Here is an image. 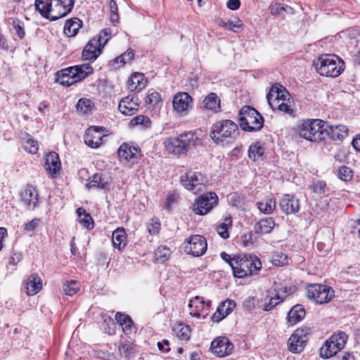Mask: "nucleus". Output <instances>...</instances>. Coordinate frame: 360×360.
<instances>
[{"label":"nucleus","instance_id":"f257e3e1","mask_svg":"<svg viewBox=\"0 0 360 360\" xmlns=\"http://www.w3.org/2000/svg\"><path fill=\"white\" fill-rule=\"evenodd\" d=\"M75 0H35V8L41 16L51 21L66 16L74 6Z\"/></svg>","mask_w":360,"mask_h":360},{"label":"nucleus","instance_id":"f03ea898","mask_svg":"<svg viewBox=\"0 0 360 360\" xmlns=\"http://www.w3.org/2000/svg\"><path fill=\"white\" fill-rule=\"evenodd\" d=\"M239 134L236 123L231 120H221L212 124L210 136L214 143L224 146L234 142Z\"/></svg>","mask_w":360,"mask_h":360},{"label":"nucleus","instance_id":"7ed1b4c3","mask_svg":"<svg viewBox=\"0 0 360 360\" xmlns=\"http://www.w3.org/2000/svg\"><path fill=\"white\" fill-rule=\"evenodd\" d=\"M313 66L321 76L337 77L345 70V62L333 54H323L313 61Z\"/></svg>","mask_w":360,"mask_h":360},{"label":"nucleus","instance_id":"20e7f679","mask_svg":"<svg viewBox=\"0 0 360 360\" xmlns=\"http://www.w3.org/2000/svg\"><path fill=\"white\" fill-rule=\"evenodd\" d=\"M233 262V274L238 278L257 274L262 266L257 257L248 255H235Z\"/></svg>","mask_w":360,"mask_h":360},{"label":"nucleus","instance_id":"39448f33","mask_svg":"<svg viewBox=\"0 0 360 360\" xmlns=\"http://www.w3.org/2000/svg\"><path fill=\"white\" fill-rule=\"evenodd\" d=\"M267 101L271 108L288 115H292V101L290 100L289 92L282 86L273 85L266 96Z\"/></svg>","mask_w":360,"mask_h":360},{"label":"nucleus","instance_id":"423d86ee","mask_svg":"<svg viewBox=\"0 0 360 360\" xmlns=\"http://www.w3.org/2000/svg\"><path fill=\"white\" fill-rule=\"evenodd\" d=\"M93 73L89 64L70 67L57 72L56 80L62 85L71 86Z\"/></svg>","mask_w":360,"mask_h":360},{"label":"nucleus","instance_id":"0eeeda50","mask_svg":"<svg viewBox=\"0 0 360 360\" xmlns=\"http://www.w3.org/2000/svg\"><path fill=\"white\" fill-rule=\"evenodd\" d=\"M241 129L247 131L260 130L264 126V118L262 115L251 106L243 107L238 115Z\"/></svg>","mask_w":360,"mask_h":360},{"label":"nucleus","instance_id":"6e6552de","mask_svg":"<svg viewBox=\"0 0 360 360\" xmlns=\"http://www.w3.org/2000/svg\"><path fill=\"white\" fill-rule=\"evenodd\" d=\"M323 130L324 121L319 119L304 121L297 127L300 136L311 141H323Z\"/></svg>","mask_w":360,"mask_h":360},{"label":"nucleus","instance_id":"1a4fd4ad","mask_svg":"<svg viewBox=\"0 0 360 360\" xmlns=\"http://www.w3.org/2000/svg\"><path fill=\"white\" fill-rule=\"evenodd\" d=\"M194 134L191 132L182 134L176 137H169L164 140L163 145L165 150L172 154H184L193 143Z\"/></svg>","mask_w":360,"mask_h":360},{"label":"nucleus","instance_id":"9d476101","mask_svg":"<svg viewBox=\"0 0 360 360\" xmlns=\"http://www.w3.org/2000/svg\"><path fill=\"white\" fill-rule=\"evenodd\" d=\"M307 297L316 304L329 302L334 297L333 290L326 285L318 283L309 284L307 287Z\"/></svg>","mask_w":360,"mask_h":360},{"label":"nucleus","instance_id":"9b49d317","mask_svg":"<svg viewBox=\"0 0 360 360\" xmlns=\"http://www.w3.org/2000/svg\"><path fill=\"white\" fill-rule=\"evenodd\" d=\"M217 202L218 196L215 193H206L196 198L192 205V210L195 214L205 215L216 206Z\"/></svg>","mask_w":360,"mask_h":360},{"label":"nucleus","instance_id":"f8f14e48","mask_svg":"<svg viewBox=\"0 0 360 360\" xmlns=\"http://www.w3.org/2000/svg\"><path fill=\"white\" fill-rule=\"evenodd\" d=\"M310 333L311 329L309 328L301 327L297 328L288 339V349L292 353H300L304 349L308 341V335Z\"/></svg>","mask_w":360,"mask_h":360},{"label":"nucleus","instance_id":"ddd939ff","mask_svg":"<svg viewBox=\"0 0 360 360\" xmlns=\"http://www.w3.org/2000/svg\"><path fill=\"white\" fill-rule=\"evenodd\" d=\"M207 248V240L200 235L191 236L184 243V251L194 257L203 255Z\"/></svg>","mask_w":360,"mask_h":360},{"label":"nucleus","instance_id":"4468645a","mask_svg":"<svg viewBox=\"0 0 360 360\" xmlns=\"http://www.w3.org/2000/svg\"><path fill=\"white\" fill-rule=\"evenodd\" d=\"M234 349L233 344L228 338L220 336L212 341L210 349L218 357H225L230 355Z\"/></svg>","mask_w":360,"mask_h":360},{"label":"nucleus","instance_id":"2eb2a0df","mask_svg":"<svg viewBox=\"0 0 360 360\" xmlns=\"http://www.w3.org/2000/svg\"><path fill=\"white\" fill-rule=\"evenodd\" d=\"M174 111L179 115H186L193 105V98L187 92L176 94L172 100Z\"/></svg>","mask_w":360,"mask_h":360},{"label":"nucleus","instance_id":"dca6fc26","mask_svg":"<svg viewBox=\"0 0 360 360\" xmlns=\"http://www.w3.org/2000/svg\"><path fill=\"white\" fill-rule=\"evenodd\" d=\"M181 182L187 190L196 192L200 190L199 186L204 184V176L199 172L189 171L181 175Z\"/></svg>","mask_w":360,"mask_h":360},{"label":"nucleus","instance_id":"f3484780","mask_svg":"<svg viewBox=\"0 0 360 360\" xmlns=\"http://www.w3.org/2000/svg\"><path fill=\"white\" fill-rule=\"evenodd\" d=\"M104 128L101 127L91 126L87 129L84 136L85 143L92 148H98L102 144Z\"/></svg>","mask_w":360,"mask_h":360},{"label":"nucleus","instance_id":"a211bd4d","mask_svg":"<svg viewBox=\"0 0 360 360\" xmlns=\"http://www.w3.org/2000/svg\"><path fill=\"white\" fill-rule=\"evenodd\" d=\"M117 155L120 159L134 163L141 156V149L132 143H123L117 150Z\"/></svg>","mask_w":360,"mask_h":360},{"label":"nucleus","instance_id":"6ab92c4d","mask_svg":"<svg viewBox=\"0 0 360 360\" xmlns=\"http://www.w3.org/2000/svg\"><path fill=\"white\" fill-rule=\"evenodd\" d=\"M102 42L101 37H94L84 47L82 51V58L85 60H94L102 52Z\"/></svg>","mask_w":360,"mask_h":360},{"label":"nucleus","instance_id":"aec40b11","mask_svg":"<svg viewBox=\"0 0 360 360\" xmlns=\"http://www.w3.org/2000/svg\"><path fill=\"white\" fill-rule=\"evenodd\" d=\"M22 202L28 209L34 210L39 202V193L33 186L27 184L20 193Z\"/></svg>","mask_w":360,"mask_h":360},{"label":"nucleus","instance_id":"412c9836","mask_svg":"<svg viewBox=\"0 0 360 360\" xmlns=\"http://www.w3.org/2000/svg\"><path fill=\"white\" fill-rule=\"evenodd\" d=\"M348 129L345 125H328L324 122V139L329 138L332 140H342L347 136Z\"/></svg>","mask_w":360,"mask_h":360},{"label":"nucleus","instance_id":"4be33fe9","mask_svg":"<svg viewBox=\"0 0 360 360\" xmlns=\"http://www.w3.org/2000/svg\"><path fill=\"white\" fill-rule=\"evenodd\" d=\"M139 98L134 96H128L122 99L118 105L120 112L126 116L134 115L139 110Z\"/></svg>","mask_w":360,"mask_h":360},{"label":"nucleus","instance_id":"5701e85b","mask_svg":"<svg viewBox=\"0 0 360 360\" xmlns=\"http://www.w3.org/2000/svg\"><path fill=\"white\" fill-rule=\"evenodd\" d=\"M281 210L286 214L297 213L300 208V200L290 194H285L279 202Z\"/></svg>","mask_w":360,"mask_h":360},{"label":"nucleus","instance_id":"b1692460","mask_svg":"<svg viewBox=\"0 0 360 360\" xmlns=\"http://www.w3.org/2000/svg\"><path fill=\"white\" fill-rule=\"evenodd\" d=\"M44 167L52 177L56 176L61 168V163L58 153L50 152L46 157Z\"/></svg>","mask_w":360,"mask_h":360},{"label":"nucleus","instance_id":"393cba45","mask_svg":"<svg viewBox=\"0 0 360 360\" xmlns=\"http://www.w3.org/2000/svg\"><path fill=\"white\" fill-rule=\"evenodd\" d=\"M211 304V301L205 302L202 297L195 296L188 304V307L191 309L190 314L200 318V311L205 310L207 312L210 309Z\"/></svg>","mask_w":360,"mask_h":360},{"label":"nucleus","instance_id":"a878e982","mask_svg":"<svg viewBox=\"0 0 360 360\" xmlns=\"http://www.w3.org/2000/svg\"><path fill=\"white\" fill-rule=\"evenodd\" d=\"M236 302L231 300L222 302L217 307L216 312L212 316V321L219 323L227 316L236 307Z\"/></svg>","mask_w":360,"mask_h":360},{"label":"nucleus","instance_id":"bb28decb","mask_svg":"<svg viewBox=\"0 0 360 360\" xmlns=\"http://www.w3.org/2000/svg\"><path fill=\"white\" fill-rule=\"evenodd\" d=\"M276 226L272 217H265L259 219L254 226V231L257 234L264 235L271 233Z\"/></svg>","mask_w":360,"mask_h":360},{"label":"nucleus","instance_id":"cd10ccee","mask_svg":"<svg viewBox=\"0 0 360 360\" xmlns=\"http://www.w3.org/2000/svg\"><path fill=\"white\" fill-rule=\"evenodd\" d=\"M42 288V280L37 274H31L26 282V293L27 295H34Z\"/></svg>","mask_w":360,"mask_h":360},{"label":"nucleus","instance_id":"c85d7f7f","mask_svg":"<svg viewBox=\"0 0 360 360\" xmlns=\"http://www.w3.org/2000/svg\"><path fill=\"white\" fill-rule=\"evenodd\" d=\"M306 314L304 307L301 304H296L289 311L287 320L290 326H293L302 320Z\"/></svg>","mask_w":360,"mask_h":360},{"label":"nucleus","instance_id":"c756f323","mask_svg":"<svg viewBox=\"0 0 360 360\" xmlns=\"http://www.w3.org/2000/svg\"><path fill=\"white\" fill-rule=\"evenodd\" d=\"M82 26V21L77 18H73L66 20L63 32L68 37H75Z\"/></svg>","mask_w":360,"mask_h":360},{"label":"nucleus","instance_id":"7c9ffc66","mask_svg":"<svg viewBox=\"0 0 360 360\" xmlns=\"http://www.w3.org/2000/svg\"><path fill=\"white\" fill-rule=\"evenodd\" d=\"M216 22L219 27L228 29L233 32H238L243 27L242 20L238 18H233L227 21L218 18L216 20Z\"/></svg>","mask_w":360,"mask_h":360},{"label":"nucleus","instance_id":"2f4dec72","mask_svg":"<svg viewBox=\"0 0 360 360\" xmlns=\"http://www.w3.org/2000/svg\"><path fill=\"white\" fill-rule=\"evenodd\" d=\"M113 246L122 250L127 245V234L124 228L116 229L112 234Z\"/></svg>","mask_w":360,"mask_h":360},{"label":"nucleus","instance_id":"473e14b6","mask_svg":"<svg viewBox=\"0 0 360 360\" xmlns=\"http://www.w3.org/2000/svg\"><path fill=\"white\" fill-rule=\"evenodd\" d=\"M115 319L122 326L125 333H129L134 330V323L128 315L117 312L115 315Z\"/></svg>","mask_w":360,"mask_h":360},{"label":"nucleus","instance_id":"72a5a7b5","mask_svg":"<svg viewBox=\"0 0 360 360\" xmlns=\"http://www.w3.org/2000/svg\"><path fill=\"white\" fill-rule=\"evenodd\" d=\"M77 214L79 217V222L88 230H91L94 228V224L93 219L90 214L87 213L82 207L77 209Z\"/></svg>","mask_w":360,"mask_h":360},{"label":"nucleus","instance_id":"f704fd0d","mask_svg":"<svg viewBox=\"0 0 360 360\" xmlns=\"http://www.w3.org/2000/svg\"><path fill=\"white\" fill-rule=\"evenodd\" d=\"M338 352L339 350L328 339L320 349V356L323 359H329L335 355Z\"/></svg>","mask_w":360,"mask_h":360},{"label":"nucleus","instance_id":"c9c22d12","mask_svg":"<svg viewBox=\"0 0 360 360\" xmlns=\"http://www.w3.org/2000/svg\"><path fill=\"white\" fill-rule=\"evenodd\" d=\"M204 107L207 110L216 111L220 108V99L214 93H211L203 100Z\"/></svg>","mask_w":360,"mask_h":360},{"label":"nucleus","instance_id":"e433bc0d","mask_svg":"<svg viewBox=\"0 0 360 360\" xmlns=\"http://www.w3.org/2000/svg\"><path fill=\"white\" fill-rule=\"evenodd\" d=\"M264 153V148L261 142L254 143L249 146L248 157L254 161L263 156Z\"/></svg>","mask_w":360,"mask_h":360},{"label":"nucleus","instance_id":"4c0bfd02","mask_svg":"<svg viewBox=\"0 0 360 360\" xmlns=\"http://www.w3.org/2000/svg\"><path fill=\"white\" fill-rule=\"evenodd\" d=\"M284 297L279 292H276L275 297H266L262 307L263 310L266 311L271 310L275 306L283 302Z\"/></svg>","mask_w":360,"mask_h":360},{"label":"nucleus","instance_id":"58836bf2","mask_svg":"<svg viewBox=\"0 0 360 360\" xmlns=\"http://www.w3.org/2000/svg\"><path fill=\"white\" fill-rule=\"evenodd\" d=\"M269 11L273 15H278L282 11L288 15H293L295 10L292 7L288 5L281 4L279 3L272 4L269 6Z\"/></svg>","mask_w":360,"mask_h":360},{"label":"nucleus","instance_id":"ea45409f","mask_svg":"<svg viewBox=\"0 0 360 360\" xmlns=\"http://www.w3.org/2000/svg\"><path fill=\"white\" fill-rule=\"evenodd\" d=\"M332 344L340 351L342 349L346 344L347 340V335L345 332L340 331L337 333H334L329 338Z\"/></svg>","mask_w":360,"mask_h":360},{"label":"nucleus","instance_id":"a19ab883","mask_svg":"<svg viewBox=\"0 0 360 360\" xmlns=\"http://www.w3.org/2000/svg\"><path fill=\"white\" fill-rule=\"evenodd\" d=\"M94 105V103L90 99L82 98L77 101L76 108L82 114H89L91 112Z\"/></svg>","mask_w":360,"mask_h":360},{"label":"nucleus","instance_id":"79ce46f5","mask_svg":"<svg viewBox=\"0 0 360 360\" xmlns=\"http://www.w3.org/2000/svg\"><path fill=\"white\" fill-rule=\"evenodd\" d=\"M22 144L24 149L30 153L36 154L37 153L39 149L37 141L33 139L29 134H25Z\"/></svg>","mask_w":360,"mask_h":360},{"label":"nucleus","instance_id":"37998d69","mask_svg":"<svg viewBox=\"0 0 360 360\" xmlns=\"http://www.w3.org/2000/svg\"><path fill=\"white\" fill-rule=\"evenodd\" d=\"M174 331L178 338L183 340H188L191 337V330L188 325L179 324L174 328Z\"/></svg>","mask_w":360,"mask_h":360},{"label":"nucleus","instance_id":"c03bdc74","mask_svg":"<svg viewBox=\"0 0 360 360\" xmlns=\"http://www.w3.org/2000/svg\"><path fill=\"white\" fill-rule=\"evenodd\" d=\"M276 204V200L274 198H269L265 202H258L257 205L262 213L268 214L274 210Z\"/></svg>","mask_w":360,"mask_h":360},{"label":"nucleus","instance_id":"a18cd8bd","mask_svg":"<svg viewBox=\"0 0 360 360\" xmlns=\"http://www.w3.org/2000/svg\"><path fill=\"white\" fill-rule=\"evenodd\" d=\"M171 250L166 246H160L155 251V257L160 263H164L169 259Z\"/></svg>","mask_w":360,"mask_h":360},{"label":"nucleus","instance_id":"49530a36","mask_svg":"<svg viewBox=\"0 0 360 360\" xmlns=\"http://www.w3.org/2000/svg\"><path fill=\"white\" fill-rule=\"evenodd\" d=\"M8 22L12 25L13 30L15 32L16 35L20 38H24L25 35V31L24 29V22L20 20L15 18H9Z\"/></svg>","mask_w":360,"mask_h":360},{"label":"nucleus","instance_id":"de8ad7c7","mask_svg":"<svg viewBox=\"0 0 360 360\" xmlns=\"http://www.w3.org/2000/svg\"><path fill=\"white\" fill-rule=\"evenodd\" d=\"M63 288L65 295L73 296L79 290L80 283L77 281L72 280L66 281Z\"/></svg>","mask_w":360,"mask_h":360},{"label":"nucleus","instance_id":"09e8293b","mask_svg":"<svg viewBox=\"0 0 360 360\" xmlns=\"http://www.w3.org/2000/svg\"><path fill=\"white\" fill-rule=\"evenodd\" d=\"M134 58V51L129 49L124 53L115 58L112 63L114 64H120V65H124L128 63H130Z\"/></svg>","mask_w":360,"mask_h":360},{"label":"nucleus","instance_id":"8fccbe9b","mask_svg":"<svg viewBox=\"0 0 360 360\" xmlns=\"http://www.w3.org/2000/svg\"><path fill=\"white\" fill-rule=\"evenodd\" d=\"M130 124L131 126L141 125L143 128H148L151 125V121L148 116L139 115L134 117Z\"/></svg>","mask_w":360,"mask_h":360},{"label":"nucleus","instance_id":"3c124183","mask_svg":"<svg viewBox=\"0 0 360 360\" xmlns=\"http://www.w3.org/2000/svg\"><path fill=\"white\" fill-rule=\"evenodd\" d=\"M143 80V75L139 73L134 74L130 79L129 84V88L131 91L133 90H141L144 87V84L141 82Z\"/></svg>","mask_w":360,"mask_h":360},{"label":"nucleus","instance_id":"603ef678","mask_svg":"<svg viewBox=\"0 0 360 360\" xmlns=\"http://www.w3.org/2000/svg\"><path fill=\"white\" fill-rule=\"evenodd\" d=\"M338 176L342 181H348L352 179L353 172L349 167L342 166L338 169Z\"/></svg>","mask_w":360,"mask_h":360},{"label":"nucleus","instance_id":"864d4df0","mask_svg":"<svg viewBox=\"0 0 360 360\" xmlns=\"http://www.w3.org/2000/svg\"><path fill=\"white\" fill-rule=\"evenodd\" d=\"M107 183L103 181L101 175L99 174H95L93 176L91 181L87 184L89 188L96 187L98 188L105 189L106 187Z\"/></svg>","mask_w":360,"mask_h":360},{"label":"nucleus","instance_id":"5fc2aeb1","mask_svg":"<svg viewBox=\"0 0 360 360\" xmlns=\"http://www.w3.org/2000/svg\"><path fill=\"white\" fill-rule=\"evenodd\" d=\"M160 229V222L157 218L150 219L147 224V229L150 235L155 236L159 233Z\"/></svg>","mask_w":360,"mask_h":360},{"label":"nucleus","instance_id":"6e6d98bb","mask_svg":"<svg viewBox=\"0 0 360 360\" xmlns=\"http://www.w3.org/2000/svg\"><path fill=\"white\" fill-rule=\"evenodd\" d=\"M225 221H229V224H226L225 222L221 223L216 228L217 233L224 239H226L229 237V233L228 231V225L231 226V220L230 219H226Z\"/></svg>","mask_w":360,"mask_h":360},{"label":"nucleus","instance_id":"4d7b16f0","mask_svg":"<svg viewBox=\"0 0 360 360\" xmlns=\"http://www.w3.org/2000/svg\"><path fill=\"white\" fill-rule=\"evenodd\" d=\"M309 188L317 194H323L326 192V184L323 181L316 180L313 181Z\"/></svg>","mask_w":360,"mask_h":360},{"label":"nucleus","instance_id":"13d9d810","mask_svg":"<svg viewBox=\"0 0 360 360\" xmlns=\"http://www.w3.org/2000/svg\"><path fill=\"white\" fill-rule=\"evenodd\" d=\"M134 349V345L130 342H124L119 347V352L125 356H129Z\"/></svg>","mask_w":360,"mask_h":360},{"label":"nucleus","instance_id":"bf43d9fd","mask_svg":"<svg viewBox=\"0 0 360 360\" xmlns=\"http://www.w3.org/2000/svg\"><path fill=\"white\" fill-rule=\"evenodd\" d=\"M161 101V96L158 92H150L146 98V103L153 106L158 105Z\"/></svg>","mask_w":360,"mask_h":360},{"label":"nucleus","instance_id":"052dcab7","mask_svg":"<svg viewBox=\"0 0 360 360\" xmlns=\"http://www.w3.org/2000/svg\"><path fill=\"white\" fill-rule=\"evenodd\" d=\"M110 10V20L112 22H116L119 20V15L117 13V5L115 0H110L109 3Z\"/></svg>","mask_w":360,"mask_h":360},{"label":"nucleus","instance_id":"680f3d73","mask_svg":"<svg viewBox=\"0 0 360 360\" xmlns=\"http://www.w3.org/2000/svg\"><path fill=\"white\" fill-rule=\"evenodd\" d=\"M241 241L243 246L249 247L254 244L255 238L252 232H248L241 236Z\"/></svg>","mask_w":360,"mask_h":360},{"label":"nucleus","instance_id":"e2e57ef3","mask_svg":"<svg viewBox=\"0 0 360 360\" xmlns=\"http://www.w3.org/2000/svg\"><path fill=\"white\" fill-rule=\"evenodd\" d=\"M101 37V42H102V46H104L107 44L108 40L110 39V30L103 29L95 37Z\"/></svg>","mask_w":360,"mask_h":360},{"label":"nucleus","instance_id":"0e129e2a","mask_svg":"<svg viewBox=\"0 0 360 360\" xmlns=\"http://www.w3.org/2000/svg\"><path fill=\"white\" fill-rule=\"evenodd\" d=\"M273 262L275 265L283 266L287 264V256L283 254L276 253L273 256Z\"/></svg>","mask_w":360,"mask_h":360},{"label":"nucleus","instance_id":"69168bd1","mask_svg":"<svg viewBox=\"0 0 360 360\" xmlns=\"http://www.w3.org/2000/svg\"><path fill=\"white\" fill-rule=\"evenodd\" d=\"M178 195L175 193H169L167 195L166 202L165 204V208L169 211L174 203L176 202Z\"/></svg>","mask_w":360,"mask_h":360},{"label":"nucleus","instance_id":"338daca9","mask_svg":"<svg viewBox=\"0 0 360 360\" xmlns=\"http://www.w3.org/2000/svg\"><path fill=\"white\" fill-rule=\"evenodd\" d=\"M39 223L40 219L38 218H34L29 223H27L24 225V230L26 231H32L39 225Z\"/></svg>","mask_w":360,"mask_h":360},{"label":"nucleus","instance_id":"774afa93","mask_svg":"<svg viewBox=\"0 0 360 360\" xmlns=\"http://www.w3.org/2000/svg\"><path fill=\"white\" fill-rule=\"evenodd\" d=\"M256 300L253 297H248L243 302V307L250 311L255 307Z\"/></svg>","mask_w":360,"mask_h":360}]
</instances>
